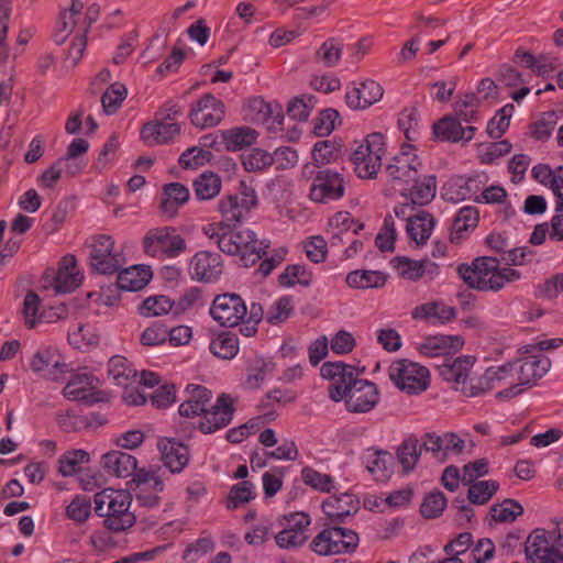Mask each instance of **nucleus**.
<instances>
[{
    "label": "nucleus",
    "mask_w": 563,
    "mask_h": 563,
    "mask_svg": "<svg viewBox=\"0 0 563 563\" xmlns=\"http://www.w3.org/2000/svg\"><path fill=\"white\" fill-rule=\"evenodd\" d=\"M249 308L238 294L225 292L216 296L210 307V314L222 327L233 328L243 321Z\"/></svg>",
    "instance_id": "8"
},
{
    "label": "nucleus",
    "mask_w": 563,
    "mask_h": 563,
    "mask_svg": "<svg viewBox=\"0 0 563 563\" xmlns=\"http://www.w3.org/2000/svg\"><path fill=\"white\" fill-rule=\"evenodd\" d=\"M164 465L172 473H179L189 462L188 448L174 439H164L158 442Z\"/></svg>",
    "instance_id": "25"
},
{
    "label": "nucleus",
    "mask_w": 563,
    "mask_h": 563,
    "mask_svg": "<svg viewBox=\"0 0 563 563\" xmlns=\"http://www.w3.org/2000/svg\"><path fill=\"white\" fill-rule=\"evenodd\" d=\"M365 462L368 472L379 481L387 479L393 473L394 456L387 451L375 450L371 452L368 450Z\"/></svg>",
    "instance_id": "34"
},
{
    "label": "nucleus",
    "mask_w": 563,
    "mask_h": 563,
    "mask_svg": "<svg viewBox=\"0 0 563 563\" xmlns=\"http://www.w3.org/2000/svg\"><path fill=\"white\" fill-rule=\"evenodd\" d=\"M345 280L350 287L357 289L379 288L386 283L384 274L377 271H353Z\"/></svg>",
    "instance_id": "41"
},
{
    "label": "nucleus",
    "mask_w": 563,
    "mask_h": 563,
    "mask_svg": "<svg viewBox=\"0 0 563 563\" xmlns=\"http://www.w3.org/2000/svg\"><path fill=\"white\" fill-rule=\"evenodd\" d=\"M421 167L422 163L416 150L409 144H402L399 153L386 165L385 173L395 188L407 191V186L417 180Z\"/></svg>",
    "instance_id": "4"
},
{
    "label": "nucleus",
    "mask_w": 563,
    "mask_h": 563,
    "mask_svg": "<svg viewBox=\"0 0 563 563\" xmlns=\"http://www.w3.org/2000/svg\"><path fill=\"white\" fill-rule=\"evenodd\" d=\"M167 296H154L146 298L139 307V311L144 317H154L168 313L174 307Z\"/></svg>",
    "instance_id": "54"
},
{
    "label": "nucleus",
    "mask_w": 563,
    "mask_h": 563,
    "mask_svg": "<svg viewBox=\"0 0 563 563\" xmlns=\"http://www.w3.org/2000/svg\"><path fill=\"white\" fill-rule=\"evenodd\" d=\"M343 176L332 169H320L312 179L309 198L318 203H329L344 196Z\"/></svg>",
    "instance_id": "9"
},
{
    "label": "nucleus",
    "mask_w": 563,
    "mask_h": 563,
    "mask_svg": "<svg viewBox=\"0 0 563 563\" xmlns=\"http://www.w3.org/2000/svg\"><path fill=\"white\" fill-rule=\"evenodd\" d=\"M463 344L464 340L460 335L432 336L421 344L420 352L428 356H446L462 349Z\"/></svg>",
    "instance_id": "31"
},
{
    "label": "nucleus",
    "mask_w": 563,
    "mask_h": 563,
    "mask_svg": "<svg viewBox=\"0 0 563 563\" xmlns=\"http://www.w3.org/2000/svg\"><path fill=\"white\" fill-rule=\"evenodd\" d=\"M211 157L212 153L210 151L192 146L179 156L178 163L185 169H195L209 162Z\"/></svg>",
    "instance_id": "62"
},
{
    "label": "nucleus",
    "mask_w": 563,
    "mask_h": 563,
    "mask_svg": "<svg viewBox=\"0 0 563 563\" xmlns=\"http://www.w3.org/2000/svg\"><path fill=\"white\" fill-rule=\"evenodd\" d=\"M517 382L520 388L531 387L542 378L551 366V361L545 357H527L516 362Z\"/></svg>",
    "instance_id": "24"
},
{
    "label": "nucleus",
    "mask_w": 563,
    "mask_h": 563,
    "mask_svg": "<svg viewBox=\"0 0 563 563\" xmlns=\"http://www.w3.org/2000/svg\"><path fill=\"white\" fill-rule=\"evenodd\" d=\"M95 383L96 378L91 374H76L67 382L63 389V395L71 401L93 405L101 400L99 397L100 393L97 390Z\"/></svg>",
    "instance_id": "17"
},
{
    "label": "nucleus",
    "mask_w": 563,
    "mask_h": 563,
    "mask_svg": "<svg viewBox=\"0 0 563 563\" xmlns=\"http://www.w3.org/2000/svg\"><path fill=\"white\" fill-rule=\"evenodd\" d=\"M479 107V99L475 93H466L460 97L454 102L455 114L465 122H473L477 120V108Z\"/></svg>",
    "instance_id": "56"
},
{
    "label": "nucleus",
    "mask_w": 563,
    "mask_h": 563,
    "mask_svg": "<svg viewBox=\"0 0 563 563\" xmlns=\"http://www.w3.org/2000/svg\"><path fill=\"white\" fill-rule=\"evenodd\" d=\"M358 542V534L354 530L330 522L312 539L310 549L323 556L353 553Z\"/></svg>",
    "instance_id": "2"
},
{
    "label": "nucleus",
    "mask_w": 563,
    "mask_h": 563,
    "mask_svg": "<svg viewBox=\"0 0 563 563\" xmlns=\"http://www.w3.org/2000/svg\"><path fill=\"white\" fill-rule=\"evenodd\" d=\"M515 107L506 104L487 124V133L492 139H499L508 129Z\"/></svg>",
    "instance_id": "60"
},
{
    "label": "nucleus",
    "mask_w": 563,
    "mask_h": 563,
    "mask_svg": "<svg viewBox=\"0 0 563 563\" xmlns=\"http://www.w3.org/2000/svg\"><path fill=\"white\" fill-rule=\"evenodd\" d=\"M233 412L234 407L231 397L221 394L211 409L206 408L198 427L205 434L213 433L225 428L232 421Z\"/></svg>",
    "instance_id": "14"
},
{
    "label": "nucleus",
    "mask_w": 563,
    "mask_h": 563,
    "mask_svg": "<svg viewBox=\"0 0 563 563\" xmlns=\"http://www.w3.org/2000/svg\"><path fill=\"white\" fill-rule=\"evenodd\" d=\"M95 511L103 518V526L113 532L132 528L136 517L130 510L132 495L128 490L106 488L95 495Z\"/></svg>",
    "instance_id": "1"
},
{
    "label": "nucleus",
    "mask_w": 563,
    "mask_h": 563,
    "mask_svg": "<svg viewBox=\"0 0 563 563\" xmlns=\"http://www.w3.org/2000/svg\"><path fill=\"white\" fill-rule=\"evenodd\" d=\"M343 45L335 38H328L316 52L314 59L325 67H334L342 54Z\"/></svg>",
    "instance_id": "49"
},
{
    "label": "nucleus",
    "mask_w": 563,
    "mask_h": 563,
    "mask_svg": "<svg viewBox=\"0 0 563 563\" xmlns=\"http://www.w3.org/2000/svg\"><path fill=\"white\" fill-rule=\"evenodd\" d=\"M412 186L407 187V191H401L406 197L410 198L411 205L426 206L433 200L437 194V177L435 175H426L422 178L420 175L417 180H412Z\"/></svg>",
    "instance_id": "30"
},
{
    "label": "nucleus",
    "mask_w": 563,
    "mask_h": 563,
    "mask_svg": "<svg viewBox=\"0 0 563 563\" xmlns=\"http://www.w3.org/2000/svg\"><path fill=\"white\" fill-rule=\"evenodd\" d=\"M292 311V298L290 296H284L273 303L267 311L266 320L271 324H277L287 320Z\"/></svg>",
    "instance_id": "63"
},
{
    "label": "nucleus",
    "mask_w": 563,
    "mask_h": 563,
    "mask_svg": "<svg viewBox=\"0 0 563 563\" xmlns=\"http://www.w3.org/2000/svg\"><path fill=\"white\" fill-rule=\"evenodd\" d=\"M317 99L313 95L295 97L287 107V114L298 121H306L314 109Z\"/></svg>",
    "instance_id": "50"
},
{
    "label": "nucleus",
    "mask_w": 563,
    "mask_h": 563,
    "mask_svg": "<svg viewBox=\"0 0 563 563\" xmlns=\"http://www.w3.org/2000/svg\"><path fill=\"white\" fill-rule=\"evenodd\" d=\"M56 422L64 432H80L91 427L90 418L87 416H78L73 411L60 412L56 416Z\"/></svg>",
    "instance_id": "57"
},
{
    "label": "nucleus",
    "mask_w": 563,
    "mask_h": 563,
    "mask_svg": "<svg viewBox=\"0 0 563 563\" xmlns=\"http://www.w3.org/2000/svg\"><path fill=\"white\" fill-rule=\"evenodd\" d=\"M419 441L416 437H408L398 448L397 457L406 473L412 471L421 455Z\"/></svg>",
    "instance_id": "44"
},
{
    "label": "nucleus",
    "mask_w": 563,
    "mask_h": 563,
    "mask_svg": "<svg viewBox=\"0 0 563 563\" xmlns=\"http://www.w3.org/2000/svg\"><path fill=\"white\" fill-rule=\"evenodd\" d=\"M388 374L391 382L409 395L422 393L429 387L428 368L408 360L391 363Z\"/></svg>",
    "instance_id": "6"
},
{
    "label": "nucleus",
    "mask_w": 563,
    "mask_h": 563,
    "mask_svg": "<svg viewBox=\"0 0 563 563\" xmlns=\"http://www.w3.org/2000/svg\"><path fill=\"white\" fill-rule=\"evenodd\" d=\"M249 109L253 112L252 120L257 122H266L271 118L273 123L280 125L284 120L282 107L278 103H268L263 98L256 97L250 100Z\"/></svg>",
    "instance_id": "39"
},
{
    "label": "nucleus",
    "mask_w": 563,
    "mask_h": 563,
    "mask_svg": "<svg viewBox=\"0 0 563 563\" xmlns=\"http://www.w3.org/2000/svg\"><path fill=\"white\" fill-rule=\"evenodd\" d=\"M476 128L470 125L463 128L461 122L452 117H444L433 124L435 137L443 142H470L475 134Z\"/></svg>",
    "instance_id": "23"
},
{
    "label": "nucleus",
    "mask_w": 563,
    "mask_h": 563,
    "mask_svg": "<svg viewBox=\"0 0 563 563\" xmlns=\"http://www.w3.org/2000/svg\"><path fill=\"white\" fill-rule=\"evenodd\" d=\"M516 365L517 363L509 362L498 367L488 368V372L494 373L492 374L494 376L492 377L493 388H503L496 394L498 399H509L523 391L517 382Z\"/></svg>",
    "instance_id": "20"
},
{
    "label": "nucleus",
    "mask_w": 563,
    "mask_h": 563,
    "mask_svg": "<svg viewBox=\"0 0 563 563\" xmlns=\"http://www.w3.org/2000/svg\"><path fill=\"white\" fill-rule=\"evenodd\" d=\"M476 358L470 355H463L455 358L445 357L443 363L435 364L439 375L451 383L455 390L463 386L468 378Z\"/></svg>",
    "instance_id": "19"
},
{
    "label": "nucleus",
    "mask_w": 563,
    "mask_h": 563,
    "mask_svg": "<svg viewBox=\"0 0 563 563\" xmlns=\"http://www.w3.org/2000/svg\"><path fill=\"white\" fill-rule=\"evenodd\" d=\"M108 374L119 386L133 385L137 378V372L132 368L131 363L123 356L114 355L109 360Z\"/></svg>",
    "instance_id": "35"
},
{
    "label": "nucleus",
    "mask_w": 563,
    "mask_h": 563,
    "mask_svg": "<svg viewBox=\"0 0 563 563\" xmlns=\"http://www.w3.org/2000/svg\"><path fill=\"white\" fill-rule=\"evenodd\" d=\"M151 278L152 272L148 268L135 265L119 273L117 285L122 290L137 291L143 289Z\"/></svg>",
    "instance_id": "33"
},
{
    "label": "nucleus",
    "mask_w": 563,
    "mask_h": 563,
    "mask_svg": "<svg viewBox=\"0 0 563 563\" xmlns=\"http://www.w3.org/2000/svg\"><path fill=\"white\" fill-rule=\"evenodd\" d=\"M225 115L224 103L211 93L203 95L191 108V123L200 129L218 125Z\"/></svg>",
    "instance_id": "12"
},
{
    "label": "nucleus",
    "mask_w": 563,
    "mask_h": 563,
    "mask_svg": "<svg viewBox=\"0 0 563 563\" xmlns=\"http://www.w3.org/2000/svg\"><path fill=\"white\" fill-rule=\"evenodd\" d=\"M391 264L398 275L405 279L417 282L422 278L421 261L398 256L391 260Z\"/></svg>",
    "instance_id": "58"
},
{
    "label": "nucleus",
    "mask_w": 563,
    "mask_h": 563,
    "mask_svg": "<svg viewBox=\"0 0 563 563\" xmlns=\"http://www.w3.org/2000/svg\"><path fill=\"white\" fill-rule=\"evenodd\" d=\"M234 240L238 244V255L245 267L254 265L266 254L269 243L256 239V234L251 230L233 231Z\"/></svg>",
    "instance_id": "18"
},
{
    "label": "nucleus",
    "mask_w": 563,
    "mask_h": 563,
    "mask_svg": "<svg viewBox=\"0 0 563 563\" xmlns=\"http://www.w3.org/2000/svg\"><path fill=\"white\" fill-rule=\"evenodd\" d=\"M82 276L79 273L59 268L53 278V287L56 294H67L75 290L81 283Z\"/></svg>",
    "instance_id": "59"
},
{
    "label": "nucleus",
    "mask_w": 563,
    "mask_h": 563,
    "mask_svg": "<svg viewBox=\"0 0 563 563\" xmlns=\"http://www.w3.org/2000/svg\"><path fill=\"white\" fill-rule=\"evenodd\" d=\"M255 485L250 481H242L233 485L227 499L228 509H235L255 498Z\"/></svg>",
    "instance_id": "47"
},
{
    "label": "nucleus",
    "mask_w": 563,
    "mask_h": 563,
    "mask_svg": "<svg viewBox=\"0 0 563 563\" xmlns=\"http://www.w3.org/2000/svg\"><path fill=\"white\" fill-rule=\"evenodd\" d=\"M354 170L360 178H374L380 167L382 157L356 147L351 156Z\"/></svg>",
    "instance_id": "36"
},
{
    "label": "nucleus",
    "mask_w": 563,
    "mask_h": 563,
    "mask_svg": "<svg viewBox=\"0 0 563 563\" xmlns=\"http://www.w3.org/2000/svg\"><path fill=\"white\" fill-rule=\"evenodd\" d=\"M68 340L77 349H89L99 344L100 336L93 327L86 324L69 332Z\"/></svg>",
    "instance_id": "52"
},
{
    "label": "nucleus",
    "mask_w": 563,
    "mask_h": 563,
    "mask_svg": "<svg viewBox=\"0 0 563 563\" xmlns=\"http://www.w3.org/2000/svg\"><path fill=\"white\" fill-rule=\"evenodd\" d=\"M257 203L256 194L253 189L244 188L241 195H229L219 201V211L222 214L224 224L235 225Z\"/></svg>",
    "instance_id": "13"
},
{
    "label": "nucleus",
    "mask_w": 563,
    "mask_h": 563,
    "mask_svg": "<svg viewBox=\"0 0 563 563\" xmlns=\"http://www.w3.org/2000/svg\"><path fill=\"white\" fill-rule=\"evenodd\" d=\"M230 227L224 223H212L203 228V233L221 252L228 255H238V244H235L233 230Z\"/></svg>",
    "instance_id": "32"
},
{
    "label": "nucleus",
    "mask_w": 563,
    "mask_h": 563,
    "mask_svg": "<svg viewBox=\"0 0 563 563\" xmlns=\"http://www.w3.org/2000/svg\"><path fill=\"white\" fill-rule=\"evenodd\" d=\"M221 178L213 172H205L192 183L195 197L198 200H210L219 195L221 190Z\"/></svg>",
    "instance_id": "37"
},
{
    "label": "nucleus",
    "mask_w": 563,
    "mask_h": 563,
    "mask_svg": "<svg viewBox=\"0 0 563 563\" xmlns=\"http://www.w3.org/2000/svg\"><path fill=\"white\" fill-rule=\"evenodd\" d=\"M523 514V507L515 499H505L500 504L493 505L490 515L498 522H512Z\"/></svg>",
    "instance_id": "51"
},
{
    "label": "nucleus",
    "mask_w": 563,
    "mask_h": 563,
    "mask_svg": "<svg viewBox=\"0 0 563 563\" xmlns=\"http://www.w3.org/2000/svg\"><path fill=\"white\" fill-rule=\"evenodd\" d=\"M214 550V541L210 536H202L192 543H189L184 551L183 558L187 562H196L203 555Z\"/></svg>",
    "instance_id": "64"
},
{
    "label": "nucleus",
    "mask_w": 563,
    "mask_h": 563,
    "mask_svg": "<svg viewBox=\"0 0 563 563\" xmlns=\"http://www.w3.org/2000/svg\"><path fill=\"white\" fill-rule=\"evenodd\" d=\"M89 462V454L85 450L66 452L59 459V472L63 476H71L80 471L81 464Z\"/></svg>",
    "instance_id": "53"
},
{
    "label": "nucleus",
    "mask_w": 563,
    "mask_h": 563,
    "mask_svg": "<svg viewBox=\"0 0 563 563\" xmlns=\"http://www.w3.org/2000/svg\"><path fill=\"white\" fill-rule=\"evenodd\" d=\"M189 269L194 279L202 283H212L218 280L222 274V258L217 253L200 251L192 256Z\"/></svg>",
    "instance_id": "16"
},
{
    "label": "nucleus",
    "mask_w": 563,
    "mask_h": 563,
    "mask_svg": "<svg viewBox=\"0 0 563 563\" xmlns=\"http://www.w3.org/2000/svg\"><path fill=\"white\" fill-rule=\"evenodd\" d=\"M500 260L493 256H482L473 261L472 265L461 264L456 272L463 282L473 289L488 291L490 288H482L488 285L489 277L499 271Z\"/></svg>",
    "instance_id": "11"
},
{
    "label": "nucleus",
    "mask_w": 563,
    "mask_h": 563,
    "mask_svg": "<svg viewBox=\"0 0 563 563\" xmlns=\"http://www.w3.org/2000/svg\"><path fill=\"white\" fill-rule=\"evenodd\" d=\"M320 374L323 378L330 380L329 397L339 402L347 395L360 378H357L356 368L353 365L343 362H325L322 364Z\"/></svg>",
    "instance_id": "7"
},
{
    "label": "nucleus",
    "mask_w": 563,
    "mask_h": 563,
    "mask_svg": "<svg viewBox=\"0 0 563 563\" xmlns=\"http://www.w3.org/2000/svg\"><path fill=\"white\" fill-rule=\"evenodd\" d=\"M527 559L531 563H563V536L559 530H533L526 541Z\"/></svg>",
    "instance_id": "3"
},
{
    "label": "nucleus",
    "mask_w": 563,
    "mask_h": 563,
    "mask_svg": "<svg viewBox=\"0 0 563 563\" xmlns=\"http://www.w3.org/2000/svg\"><path fill=\"white\" fill-rule=\"evenodd\" d=\"M492 374L494 373L488 372L487 368L483 375H470L468 378L465 379L463 386H459V391L467 397H476L494 389L492 384Z\"/></svg>",
    "instance_id": "46"
},
{
    "label": "nucleus",
    "mask_w": 563,
    "mask_h": 563,
    "mask_svg": "<svg viewBox=\"0 0 563 563\" xmlns=\"http://www.w3.org/2000/svg\"><path fill=\"white\" fill-rule=\"evenodd\" d=\"M179 133V123H167L158 119L156 122L144 124L141 131V137L150 145H157L172 141Z\"/></svg>",
    "instance_id": "27"
},
{
    "label": "nucleus",
    "mask_w": 563,
    "mask_h": 563,
    "mask_svg": "<svg viewBox=\"0 0 563 563\" xmlns=\"http://www.w3.org/2000/svg\"><path fill=\"white\" fill-rule=\"evenodd\" d=\"M338 148L331 141H319L314 144L312 150V158L314 164H306L302 168V175L308 176L313 174V167H320L332 163L338 157Z\"/></svg>",
    "instance_id": "40"
},
{
    "label": "nucleus",
    "mask_w": 563,
    "mask_h": 563,
    "mask_svg": "<svg viewBox=\"0 0 563 563\" xmlns=\"http://www.w3.org/2000/svg\"><path fill=\"white\" fill-rule=\"evenodd\" d=\"M470 486L467 498L474 505H484L490 500L498 490L499 484L496 481H475Z\"/></svg>",
    "instance_id": "45"
},
{
    "label": "nucleus",
    "mask_w": 563,
    "mask_h": 563,
    "mask_svg": "<svg viewBox=\"0 0 563 563\" xmlns=\"http://www.w3.org/2000/svg\"><path fill=\"white\" fill-rule=\"evenodd\" d=\"M446 506V498L440 490L428 494L420 507L421 515L427 519L439 517Z\"/></svg>",
    "instance_id": "61"
},
{
    "label": "nucleus",
    "mask_w": 563,
    "mask_h": 563,
    "mask_svg": "<svg viewBox=\"0 0 563 563\" xmlns=\"http://www.w3.org/2000/svg\"><path fill=\"white\" fill-rule=\"evenodd\" d=\"M30 366L34 373L57 380L59 376L57 372H68V365L60 362V356L52 349L45 347L38 350L32 357Z\"/></svg>",
    "instance_id": "22"
},
{
    "label": "nucleus",
    "mask_w": 563,
    "mask_h": 563,
    "mask_svg": "<svg viewBox=\"0 0 563 563\" xmlns=\"http://www.w3.org/2000/svg\"><path fill=\"white\" fill-rule=\"evenodd\" d=\"M435 222V218L424 210L409 216L406 227L409 239L415 241L417 245H424L431 236Z\"/></svg>",
    "instance_id": "26"
},
{
    "label": "nucleus",
    "mask_w": 563,
    "mask_h": 563,
    "mask_svg": "<svg viewBox=\"0 0 563 563\" xmlns=\"http://www.w3.org/2000/svg\"><path fill=\"white\" fill-rule=\"evenodd\" d=\"M244 169L249 173H262L274 165L272 154L262 148H252L241 155Z\"/></svg>",
    "instance_id": "43"
},
{
    "label": "nucleus",
    "mask_w": 563,
    "mask_h": 563,
    "mask_svg": "<svg viewBox=\"0 0 563 563\" xmlns=\"http://www.w3.org/2000/svg\"><path fill=\"white\" fill-rule=\"evenodd\" d=\"M347 411L364 413L371 411L379 400L377 386L366 379H358L344 397Z\"/></svg>",
    "instance_id": "15"
},
{
    "label": "nucleus",
    "mask_w": 563,
    "mask_h": 563,
    "mask_svg": "<svg viewBox=\"0 0 563 563\" xmlns=\"http://www.w3.org/2000/svg\"><path fill=\"white\" fill-rule=\"evenodd\" d=\"M311 282V273L307 272L305 266L298 264L288 265L278 277V283L282 287H292L296 284L307 287Z\"/></svg>",
    "instance_id": "48"
},
{
    "label": "nucleus",
    "mask_w": 563,
    "mask_h": 563,
    "mask_svg": "<svg viewBox=\"0 0 563 563\" xmlns=\"http://www.w3.org/2000/svg\"><path fill=\"white\" fill-rule=\"evenodd\" d=\"M101 464L109 474L125 478L135 472L137 461L129 453L112 451L102 455Z\"/></svg>",
    "instance_id": "28"
},
{
    "label": "nucleus",
    "mask_w": 563,
    "mask_h": 563,
    "mask_svg": "<svg viewBox=\"0 0 563 563\" xmlns=\"http://www.w3.org/2000/svg\"><path fill=\"white\" fill-rule=\"evenodd\" d=\"M90 247V266L99 274H113L121 268L120 254L114 253V241L110 235L93 238Z\"/></svg>",
    "instance_id": "10"
},
{
    "label": "nucleus",
    "mask_w": 563,
    "mask_h": 563,
    "mask_svg": "<svg viewBox=\"0 0 563 563\" xmlns=\"http://www.w3.org/2000/svg\"><path fill=\"white\" fill-rule=\"evenodd\" d=\"M143 250L153 257H176L186 250V242L175 228H154L145 234Z\"/></svg>",
    "instance_id": "5"
},
{
    "label": "nucleus",
    "mask_w": 563,
    "mask_h": 563,
    "mask_svg": "<svg viewBox=\"0 0 563 563\" xmlns=\"http://www.w3.org/2000/svg\"><path fill=\"white\" fill-rule=\"evenodd\" d=\"M358 499L352 494L332 495L322 503V510L332 523H341L344 518L356 514Z\"/></svg>",
    "instance_id": "21"
},
{
    "label": "nucleus",
    "mask_w": 563,
    "mask_h": 563,
    "mask_svg": "<svg viewBox=\"0 0 563 563\" xmlns=\"http://www.w3.org/2000/svg\"><path fill=\"white\" fill-rule=\"evenodd\" d=\"M209 350L219 358L231 360L239 352L238 336L230 332H223L211 341Z\"/></svg>",
    "instance_id": "42"
},
{
    "label": "nucleus",
    "mask_w": 563,
    "mask_h": 563,
    "mask_svg": "<svg viewBox=\"0 0 563 563\" xmlns=\"http://www.w3.org/2000/svg\"><path fill=\"white\" fill-rule=\"evenodd\" d=\"M128 90L121 82L112 84L102 95L101 103L107 114H113L126 98Z\"/></svg>",
    "instance_id": "55"
},
{
    "label": "nucleus",
    "mask_w": 563,
    "mask_h": 563,
    "mask_svg": "<svg viewBox=\"0 0 563 563\" xmlns=\"http://www.w3.org/2000/svg\"><path fill=\"white\" fill-rule=\"evenodd\" d=\"M257 133L247 126H240L222 131V139L228 151H240L255 143Z\"/></svg>",
    "instance_id": "38"
},
{
    "label": "nucleus",
    "mask_w": 563,
    "mask_h": 563,
    "mask_svg": "<svg viewBox=\"0 0 563 563\" xmlns=\"http://www.w3.org/2000/svg\"><path fill=\"white\" fill-rule=\"evenodd\" d=\"M189 199L188 188L180 183H170L163 188V198L161 201V211L168 218H174L179 207Z\"/></svg>",
    "instance_id": "29"
}]
</instances>
